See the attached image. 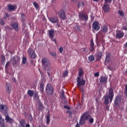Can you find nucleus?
<instances>
[{
  "instance_id": "obj_35",
  "label": "nucleus",
  "mask_w": 127,
  "mask_h": 127,
  "mask_svg": "<svg viewBox=\"0 0 127 127\" xmlns=\"http://www.w3.org/2000/svg\"><path fill=\"white\" fill-rule=\"evenodd\" d=\"M88 60L90 61H94V60H95V57L93 55L89 56L88 57Z\"/></svg>"
},
{
  "instance_id": "obj_18",
  "label": "nucleus",
  "mask_w": 127,
  "mask_h": 127,
  "mask_svg": "<svg viewBox=\"0 0 127 127\" xmlns=\"http://www.w3.org/2000/svg\"><path fill=\"white\" fill-rule=\"evenodd\" d=\"M81 118L85 121H87V120H88V118H90V115H89L88 113H85L81 116Z\"/></svg>"
},
{
  "instance_id": "obj_32",
  "label": "nucleus",
  "mask_w": 127,
  "mask_h": 127,
  "mask_svg": "<svg viewBox=\"0 0 127 127\" xmlns=\"http://www.w3.org/2000/svg\"><path fill=\"white\" fill-rule=\"evenodd\" d=\"M0 126L4 125V119H2V117H1V116H0Z\"/></svg>"
},
{
  "instance_id": "obj_47",
  "label": "nucleus",
  "mask_w": 127,
  "mask_h": 127,
  "mask_svg": "<svg viewBox=\"0 0 127 127\" xmlns=\"http://www.w3.org/2000/svg\"><path fill=\"white\" fill-rule=\"evenodd\" d=\"M89 123H90V124H93V123H94V119H93V118H90V119H89Z\"/></svg>"
},
{
  "instance_id": "obj_59",
  "label": "nucleus",
  "mask_w": 127,
  "mask_h": 127,
  "mask_svg": "<svg viewBox=\"0 0 127 127\" xmlns=\"http://www.w3.org/2000/svg\"><path fill=\"white\" fill-rule=\"evenodd\" d=\"M62 96H63V97H64V91H62Z\"/></svg>"
},
{
  "instance_id": "obj_13",
  "label": "nucleus",
  "mask_w": 127,
  "mask_h": 127,
  "mask_svg": "<svg viewBox=\"0 0 127 127\" xmlns=\"http://www.w3.org/2000/svg\"><path fill=\"white\" fill-rule=\"evenodd\" d=\"M28 53L29 54V56H30L31 58L34 59L35 57H36V55H35V52L33 50L30 49L28 50Z\"/></svg>"
},
{
  "instance_id": "obj_3",
  "label": "nucleus",
  "mask_w": 127,
  "mask_h": 127,
  "mask_svg": "<svg viewBox=\"0 0 127 127\" xmlns=\"http://www.w3.org/2000/svg\"><path fill=\"white\" fill-rule=\"evenodd\" d=\"M0 112L4 115H7L8 113L7 112V106L5 105L0 104Z\"/></svg>"
},
{
  "instance_id": "obj_56",
  "label": "nucleus",
  "mask_w": 127,
  "mask_h": 127,
  "mask_svg": "<svg viewBox=\"0 0 127 127\" xmlns=\"http://www.w3.org/2000/svg\"><path fill=\"white\" fill-rule=\"evenodd\" d=\"M75 127H80V125H79V124H78V123L76 124Z\"/></svg>"
},
{
  "instance_id": "obj_12",
  "label": "nucleus",
  "mask_w": 127,
  "mask_h": 127,
  "mask_svg": "<svg viewBox=\"0 0 127 127\" xmlns=\"http://www.w3.org/2000/svg\"><path fill=\"white\" fill-rule=\"evenodd\" d=\"M44 83H45V80L43 79L40 83V91L41 93L44 92Z\"/></svg>"
},
{
  "instance_id": "obj_26",
  "label": "nucleus",
  "mask_w": 127,
  "mask_h": 127,
  "mask_svg": "<svg viewBox=\"0 0 127 127\" xmlns=\"http://www.w3.org/2000/svg\"><path fill=\"white\" fill-rule=\"evenodd\" d=\"M27 94L30 97H33V95H34V91L33 90H29L27 91Z\"/></svg>"
},
{
  "instance_id": "obj_61",
  "label": "nucleus",
  "mask_w": 127,
  "mask_h": 127,
  "mask_svg": "<svg viewBox=\"0 0 127 127\" xmlns=\"http://www.w3.org/2000/svg\"><path fill=\"white\" fill-rule=\"evenodd\" d=\"M68 114H69V116H71L72 115V112H68Z\"/></svg>"
},
{
  "instance_id": "obj_9",
  "label": "nucleus",
  "mask_w": 127,
  "mask_h": 127,
  "mask_svg": "<svg viewBox=\"0 0 127 127\" xmlns=\"http://www.w3.org/2000/svg\"><path fill=\"white\" fill-rule=\"evenodd\" d=\"M48 19L50 22L52 23H56L57 22H59V20L58 19V17L57 16H53V17H48Z\"/></svg>"
},
{
  "instance_id": "obj_50",
  "label": "nucleus",
  "mask_w": 127,
  "mask_h": 127,
  "mask_svg": "<svg viewBox=\"0 0 127 127\" xmlns=\"http://www.w3.org/2000/svg\"><path fill=\"white\" fill-rule=\"evenodd\" d=\"M5 17H4V18L6 19V18H7L8 17V14L5 13Z\"/></svg>"
},
{
  "instance_id": "obj_31",
  "label": "nucleus",
  "mask_w": 127,
  "mask_h": 127,
  "mask_svg": "<svg viewBox=\"0 0 127 127\" xmlns=\"http://www.w3.org/2000/svg\"><path fill=\"white\" fill-rule=\"evenodd\" d=\"M43 109V105L42 104V103L40 102L38 104V110H39V111H42Z\"/></svg>"
},
{
  "instance_id": "obj_29",
  "label": "nucleus",
  "mask_w": 127,
  "mask_h": 127,
  "mask_svg": "<svg viewBox=\"0 0 127 127\" xmlns=\"http://www.w3.org/2000/svg\"><path fill=\"white\" fill-rule=\"evenodd\" d=\"M26 62H27V59H26V57H23L22 60V64L24 65L26 64Z\"/></svg>"
},
{
  "instance_id": "obj_22",
  "label": "nucleus",
  "mask_w": 127,
  "mask_h": 127,
  "mask_svg": "<svg viewBox=\"0 0 127 127\" xmlns=\"http://www.w3.org/2000/svg\"><path fill=\"white\" fill-rule=\"evenodd\" d=\"M111 56V54L108 53L107 56L105 59V63H110L111 62V59L110 58Z\"/></svg>"
},
{
  "instance_id": "obj_24",
  "label": "nucleus",
  "mask_w": 127,
  "mask_h": 127,
  "mask_svg": "<svg viewBox=\"0 0 127 127\" xmlns=\"http://www.w3.org/2000/svg\"><path fill=\"white\" fill-rule=\"evenodd\" d=\"M94 41L93 40H91V44H90V51H93L95 49V47L94 46Z\"/></svg>"
},
{
  "instance_id": "obj_58",
  "label": "nucleus",
  "mask_w": 127,
  "mask_h": 127,
  "mask_svg": "<svg viewBox=\"0 0 127 127\" xmlns=\"http://www.w3.org/2000/svg\"><path fill=\"white\" fill-rule=\"evenodd\" d=\"M106 109L107 110V111H109V110H110V109L109 108V107L108 106L106 107Z\"/></svg>"
},
{
  "instance_id": "obj_36",
  "label": "nucleus",
  "mask_w": 127,
  "mask_h": 127,
  "mask_svg": "<svg viewBox=\"0 0 127 127\" xmlns=\"http://www.w3.org/2000/svg\"><path fill=\"white\" fill-rule=\"evenodd\" d=\"M84 5V2L79 1L78 4V7H80V6H81V7H83Z\"/></svg>"
},
{
  "instance_id": "obj_33",
  "label": "nucleus",
  "mask_w": 127,
  "mask_h": 127,
  "mask_svg": "<svg viewBox=\"0 0 127 127\" xmlns=\"http://www.w3.org/2000/svg\"><path fill=\"white\" fill-rule=\"evenodd\" d=\"M46 121H47V124L49 125V124H50V115H47Z\"/></svg>"
},
{
  "instance_id": "obj_6",
  "label": "nucleus",
  "mask_w": 127,
  "mask_h": 127,
  "mask_svg": "<svg viewBox=\"0 0 127 127\" xmlns=\"http://www.w3.org/2000/svg\"><path fill=\"white\" fill-rule=\"evenodd\" d=\"M49 37L51 39L52 41H54L55 44H56V39L54 38V30H49Z\"/></svg>"
},
{
  "instance_id": "obj_11",
  "label": "nucleus",
  "mask_w": 127,
  "mask_h": 127,
  "mask_svg": "<svg viewBox=\"0 0 127 127\" xmlns=\"http://www.w3.org/2000/svg\"><path fill=\"white\" fill-rule=\"evenodd\" d=\"M109 99H110V103H112L113 101V99H114V91H113V88H110L109 90Z\"/></svg>"
},
{
  "instance_id": "obj_49",
  "label": "nucleus",
  "mask_w": 127,
  "mask_h": 127,
  "mask_svg": "<svg viewBox=\"0 0 127 127\" xmlns=\"http://www.w3.org/2000/svg\"><path fill=\"white\" fill-rule=\"evenodd\" d=\"M9 65V62H8L5 65V69H6Z\"/></svg>"
},
{
  "instance_id": "obj_62",
  "label": "nucleus",
  "mask_w": 127,
  "mask_h": 127,
  "mask_svg": "<svg viewBox=\"0 0 127 127\" xmlns=\"http://www.w3.org/2000/svg\"><path fill=\"white\" fill-rule=\"evenodd\" d=\"M1 127H5L4 124H3V125H1Z\"/></svg>"
},
{
  "instance_id": "obj_42",
  "label": "nucleus",
  "mask_w": 127,
  "mask_h": 127,
  "mask_svg": "<svg viewBox=\"0 0 127 127\" xmlns=\"http://www.w3.org/2000/svg\"><path fill=\"white\" fill-rule=\"evenodd\" d=\"M63 51H64L63 48L62 47H60L59 49V51L60 53H62V52H63Z\"/></svg>"
},
{
  "instance_id": "obj_30",
  "label": "nucleus",
  "mask_w": 127,
  "mask_h": 127,
  "mask_svg": "<svg viewBox=\"0 0 127 127\" xmlns=\"http://www.w3.org/2000/svg\"><path fill=\"white\" fill-rule=\"evenodd\" d=\"M118 14H119V15L122 17H123V16H124L125 13L124 12V11L120 10H118Z\"/></svg>"
},
{
  "instance_id": "obj_45",
  "label": "nucleus",
  "mask_w": 127,
  "mask_h": 127,
  "mask_svg": "<svg viewBox=\"0 0 127 127\" xmlns=\"http://www.w3.org/2000/svg\"><path fill=\"white\" fill-rule=\"evenodd\" d=\"M94 76L95 77H99V76H100V73L99 72H96L94 73Z\"/></svg>"
},
{
  "instance_id": "obj_8",
  "label": "nucleus",
  "mask_w": 127,
  "mask_h": 127,
  "mask_svg": "<svg viewBox=\"0 0 127 127\" xmlns=\"http://www.w3.org/2000/svg\"><path fill=\"white\" fill-rule=\"evenodd\" d=\"M58 15L62 19H66V14H65V11H64V10H61L59 12Z\"/></svg>"
},
{
  "instance_id": "obj_7",
  "label": "nucleus",
  "mask_w": 127,
  "mask_h": 127,
  "mask_svg": "<svg viewBox=\"0 0 127 127\" xmlns=\"http://www.w3.org/2000/svg\"><path fill=\"white\" fill-rule=\"evenodd\" d=\"M20 125H18L19 127H30V125L29 124H27L25 120H22L19 121Z\"/></svg>"
},
{
  "instance_id": "obj_5",
  "label": "nucleus",
  "mask_w": 127,
  "mask_h": 127,
  "mask_svg": "<svg viewBox=\"0 0 127 127\" xmlns=\"http://www.w3.org/2000/svg\"><path fill=\"white\" fill-rule=\"evenodd\" d=\"M77 85L78 88H81V86H84L86 83L85 80L83 78H81L80 77H77Z\"/></svg>"
},
{
  "instance_id": "obj_19",
  "label": "nucleus",
  "mask_w": 127,
  "mask_h": 127,
  "mask_svg": "<svg viewBox=\"0 0 127 127\" xmlns=\"http://www.w3.org/2000/svg\"><path fill=\"white\" fill-rule=\"evenodd\" d=\"M11 26L17 31L18 30V24H17V23L12 22L11 23Z\"/></svg>"
},
{
  "instance_id": "obj_28",
  "label": "nucleus",
  "mask_w": 127,
  "mask_h": 127,
  "mask_svg": "<svg viewBox=\"0 0 127 127\" xmlns=\"http://www.w3.org/2000/svg\"><path fill=\"white\" fill-rule=\"evenodd\" d=\"M102 31L104 33H107V32H108V27L106 25H104L102 27Z\"/></svg>"
},
{
  "instance_id": "obj_1",
  "label": "nucleus",
  "mask_w": 127,
  "mask_h": 127,
  "mask_svg": "<svg viewBox=\"0 0 127 127\" xmlns=\"http://www.w3.org/2000/svg\"><path fill=\"white\" fill-rule=\"evenodd\" d=\"M42 66L44 68L45 71H47V73L51 78L52 76V67L50 65V62L46 58H43L42 60Z\"/></svg>"
},
{
  "instance_id": "obj_51",
  "label": "nucleus",
  "mask_w": 127,
  "mask_h": 127,
  "mask_svg": "<svg viewBox=\"0 0 127 127\" xmlns=\"http://www.w3.org/2000/svg\"><path fill=\"white\" fill-rule=\"evenodd\" d=\"M64 109H67V110H70V108L67 106H64Z\"/></svg>"
},
{
  "instance_id": "obj_10",
  "label": "nucleus",
  "mask_w": 127,
  "mask_h": 127,
  "mask_svg": "<svg viewBox=\"0 0 127 127\" xmlns=\"http://www.w3.org/2000/svg\"><path fill=\"white\" fill-rule=\"evenodd\" d=\"M11 61L12 62L13 65H15L20 62V58L18 57H13L11 58Z\"/></svg>"
},
{
  "instance_id": "obj_23",
  "label": "nucleus",
  "mask_w": 127,
  "mask_h": 127,
  "mask_svg": "<svg viewBox=\"0 0 127 127\" xmlns=\"http://www.w3.org/2000/svg\"><path fill=\"white\" fill-rule=\"evenodd\" d=\"M108 79L106 78V77L102 76L100 80V84H103V83H106Z\"/></svg>"
},
{
  "instance_id": "obj_64",
  "label": "nucleus",
  "mask_w": 127,
  "mask_h": 127,
  "mask_svg": "<svg viewBox=\"0 0 127 127\" xmlns=\"http://www.w3.org/2000/svg\"><path fill=\"white\" fill-rule=\"evenodd\" d=\"M83 51H87V49L84 48V50H83Z\"/></svg>"
},
{
  "instance_id": "obj_38",
  "label": "nucleus",
  "mask_w": 127,
  "mask_h": 127,
  "mask_svg": "<svg viewBox=\"0 0 127 127\" xmlns=\"http://www.w3.org/2000/svg\"><path fill=\"white\" fill-rule=\"evenodd\" d=\"M79 124L81 125H84V124H85V120L83 119H82V117H81L80 118Z\"/></svg>"
},
{
  "instance_id": "obj_63",
  "label": "nucleus",
  "mask_w": 127,
  "mask_h": 127,
  "mask_svg": "<svg viewBox=\"0 0 127 127\" xmlns=\"http://www.w3.org/2000/svg\"><path fill=\"white\" fill-rule=\"evenodd\" d=\"M71 1H73V2L77 1V0H71Z\"/></svg>"
},
{
  "instance_id": "obj_4",
  "label": "nucleus",
  "mask_w": 127,
  "mask_h": 127,
  "mask_svg": "<svg viewBox=\"0 0 127 127\" xmlns=\"http://www.w3.org/2000/svg\"><path fill=\"white\" fill-rule=\"evenodd\" d=\"M46 92L48 95H52L54 93L53 88L50 84H48L47 85V87L46 89Z\"/></svg>"
},
{
  "instance_id": "obj_15",
  "label": "nucleus",
  "mask_w": 127,
  "mask_h": 127,
  "mask_svg": "<svg viewBox=\"0 0 127 127\" xmlns=\"http://www.w3.org/2000/svg\"><path fill=\"white\" fill-rule=\"evenodd\" d=\"M125 35V33L122 31H117L116 33L117 38H123Z\"/></svg>"
},
{
  "instance_id": "obj_41",
  "label": "nucleus",
  "mask_w": 127,
  "mask_h": 127,
  "mask_svg": "<svg viewBox=\"0 0 127 127\" xmlns=\"http://www.w3.org/2000/svg\"><path fill=\"white\" fill-rule=\"evenodd\" d=\"M33 5L35 6V7L37 8V9L38 8V7H39V6H38V4H37V3L35 2H33Z\"/></svg>"
},
{
  "instance_id": "obj_20",
  "label": "nucleus",
  "mask_w": 127,
  "mask_h": 127,
  "mask_svg": "<svg viewBox=\"0 0 127 127\" xmlns=\"http://www.w3.org/2000/svg\"><path fill=\"white\" fill-rule=\"evenodd\" d=\"M103 55V53L101 52H98L96 54V60H99L102 58V56Z\"/></svg>"
},
{
  "instance_id": "obj_21",
  "label": "nucleus",
  "mask_w": 127,
  "mask_h": 127,
  "mask_svg": "<svg viewBox=\"0 0 127 127\" xmlns=\"http://www.w3.org/2000/svg\"><path fill=\"white\" fill-rule=\"evenodd\" d=\"M120 103H121V98H120V97L117 96L115 101V106H119Z\"/></svg>"
},
{
  "instance_id": "obj_34",
  "label": "nucleus",
  "mask_w": 127,
  "mask_h": 127,
  "mask_svg": "<svg viewBox=\"0 0 127 127\" xmlns=\"http://www.w3.org/2000/svg\"><path fill=\"white\" fill-rule=\"evenodd\" d=\"M83 74H84V72H83V70H82V69L81 68H79L78 71V74H79L78 77H80V78H81V76H82V75H83Z\"/></svg>"
},
{
  "instance_id": "obj_27",
  "label": "nucleus",
  "mask_w": 127,
  "mask_h": 127,
  "mask_svg": "<svg viewBox=\"0 0 127 127\" xmlns=\"http://www.w3.org/2000/svg\"><path fill=\"white\" fill-rule=\"evenodd\" d=\"M8 8L9 10H14L16 8V6L9 5H8Z\"/></svg>"
},
{
  "instance_id": "obj_2",
  "label": "nucleus",
  "mask_w": 127,
  "mask_h": 127,
  "mask_svg": "<svg viewBox=\"0 0 127 127\" xmlns=\"http://www.w3.org/2000/svg\"><path fill=\"white\" fill-rule=\"evenodd\" d=\"M79 17L82 25L85 26L86 25V22L88 21V16L83 12H80L79 13Z\"/></svg>"
},
{
  "instance_id": "obj_14",
  "label": "nucleus",
  "mask_w": 127,
  "mask_h": 127,
  "mask_svg": "<svg viewBox=\"0 0 127 127\" xmlns=\"http://www.w3.org/2000/svg\"><path fill=\"white\" fill-rule=\"evenodd\" d=\"M92 28L94 30L98 31L99 29H100V26H99V23L97 21H95L93 22L92 24Z\"/></svg>"
},
{
  "instance_id": "obj_17",
  "label": "nucleus",
  "mask_w": 127,
  "mask_h": 127,
  "mask_svg": "<svg viewBox=\"0 0 127 127\" xmlns=\"http://www.w3.org/2000/svg\"><path fill=\"white\" fill-rule=\"evenodd\" d=\"M4 116L5 117V120L6 121L7 123H10V124H12V123H13V119L9 118V116H8V113L4 115Z\"/></svg>"
},
{
  "instance_id": "obj_46",
  "label": "nucleus",
  "mask_w": 127,
  "mask_h": 127,
  "mask_svg": "<svg viewBox=\"0 0 127 127\" xmlns=\"http://www.w3.org/2000/svg\"><path fill=\"white\" fill-rule=\"evenodd\" d=\"M0 24H1L2 25H4V22L3 21V20L2 19H0Z\"/></svg>"
},
{
  "instance_id": "obj_16",
  "label": "nucleus",
  "mask_w": 127,
  "mask_h": 127,
  "mask_svg": "<svg viewBox=\"0 0 127 127\" xmlns=\"http://www.w3.org/2000/svg\"><path fill=\"white\" fill-rule=\"evenodd\" d=\"M103 9L105 12H109L110 11V5L107 3H104L103 6Z\"/></svg>"
},
{
  "instance_id": "obj_48",
  "label": "nucleus",
  "mask_w": 127,
  "mask_h": 127,
  "mask_svg": "<svg viewBox=\"0 0 127 127\" xmlns=\"http://www.w3.org/2000/svg\"><path fill=\"white\" fill-rule=\"evenodd\" d=\"M105 2L106 3H108L109 2V3H111L112 2V0H105Z\"/></svg>"
},
{
  "instance_id": "obj_54",
  "label": "nucleus",
  "mask_w": 127,
  "mask_h": 127,
  "mask_svg": "<svg viewBox=\"0 0 127 127\" xmlns=\"http://www.w3.org/2000/svg\"><path fill=\"white\" fill-rule=\"evenodd\" d=\"M124 47L125 48L127 49V42L124 45Z\"/></svg>"
},
{
  "instance_id": "obj_37",
  "label": "nucleus",
  "mask_w": 127,
  "mask_h": 127,
  "mask_svg": "<svg viewBox=\"0 0 127 127\" xmlns=\"http://www.w3.org/2000/svg\"><path fill=\"white\" fill-rule=\"evenodd\" d=\"M21 21L22 22H24V20H25V15H24V14H21Z\"/></svg>"
},
{
  "instance_id": "obj_52",
  "label": "nucleus",
  "mask_w": 127,
  "mask_h": 127,
  "mask_svg": "<svg viewBox=\"0 0 127 127\" xmlns=\"http://www.w3.org/2000/svg\"><path fill=\"white\" fill-rule=\"evenodd\" d=\"M34 98H38V96L37 95V94L35 93L34 95Z\"/></svg>"
},
{
  "instance_id": "obj_40",
  "label": "nucleus",
  "mask_w": 127,
  "mask_h": 127,
  "mask_svg": "<svg viewBox=\"0 0 127 127\" xmlns=\"http://www.w3.org/2000/svg\"><path fill=\"white\" fill-rule=\"evenodd\" d=\"M67 75H68V71L66 70L63 73V77H66V76Z\"/></svg>"
},
{
  "instance_id": "obj_25",
  "label": "nucleus",
  "mask_w": 127,
  "mask_h": 127,
  "mask_svg": "<svg viewBox=\"0 0 127 127\" xmlns=\"http://www.w3.org/2000/svg\"><path fill=\"white\" fill-rule=\"evenodd\" d=\"M104 99H105L104 104H105V105H108V104H109V95H108V94H107L105 96H104Z\"/></svg>"
},
{
  "instance_id": "obj_39",
  "label": "nucleus",
  "mask_w": 127,
  "mask_h": 127,
  "mask_svg": "<svg viewBox=\"0 0 127 127\" xmlns=\"http://www.w3.org/2000/svg\"><path fill=\"white\" fill-rule=\"evenodd\" d=\"M75 30L77 31H80L81 30V27H80V26H79L78 25H76V27H75Z\"/></svg>"
},
{
  "instance_id": "obj_53",
  "label": "nucleus",
  "mask_w": 127,
  "mask_h": 127,
  "mask_svg": "<svg viewBox=\"0 0 127 127\" xmlns=\"http://www.w3.org/2000/svg\"><path fill=\"white\" fill-rule=\"evenodd\" d=\"M123 29H124V30H127V26H125L123 28Z\"/></svg>"
},
{
  "instance_id": "obj_55",
  "label": "nucleus",
  "mask_w": 127,
  "mask_h": 127,
  "mask_svg": "<svg viewBox=\"0 0 127 127\" xmlns=\"http://www.w3.org/2000/svg\"><path fill=\"white\" fill-rule=\"evenodd\" d=\"M33 120L32 116H30L29 120L31 122Z\"/></svg>"
},
{
  "instance_id": "obj_43",
  "label": "nucleus",
  "mask_w": 127,
  "mask_h": 127,
  "mask_svg": "<svg viewBox=\"0 0 127 127\" xmlns=\"http://www.w3.org/2000/svg\"><path fill=\"white\" fill-rule=\"evenodd\" d=\"M50 55H51L52 56H53V57H55V56H56V53H54V52H51L50 53Z\"/></svg>"
},
{
  "instance_id": "obj_57",
  "label": "nucleus",
  "mask_w": 127,
  "mask_h": 127,
  "mask_svg": "<svg viewBox=\"0 0 127 127\" xmlns=\"http://www.w3.org/2000/svg\"><path fill=\"white\" fill-rule=\"evenodd\" d=\"M7 91H10V87H9V86H7Z\"/></svg>"
},
{
  "instance_id": "obj_44",
  "label": "nucleus",
  "mask_w": 127,
  "mask_h": 127,
  "mask_svg": "<svg viewBox=\"0 0 127 127\" xmlns=\"http://www.w3.org/2000/svg\"><path fill=\"white\" fill-rule=\"evenodd\" d=\"M5 61V58L3 56H1V62H4Z\"/></svg>"
},
{
  "instance_id": "obj_60",
  "label": "nucleus",
  "mask_w": 127,
  "mask_h": 127,
  "mask_svg": "<svg viewBox=\"0 0 127 127\" xmlns=\"http://www.w3.org/2000/svg\"><path fill=\"white\" fill-rule=\"evenodd\" d=\"M57 25H58V26H59V27H60V24H59V23H58V22H57Z\"/></svg>"
}]
</instances>
